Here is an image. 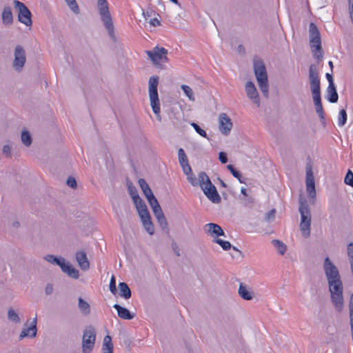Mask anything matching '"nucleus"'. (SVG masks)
<instances>
[{
	"label": "nucleus",
	"instance_id": "nucleus-62",
	"mask_svg": "<svg viewBox=\"0 0 353 353\" xmlns=\"http://www.w3.org/2000/svg\"><path fill=\"white\" fill-rule=\"evenodd\" d=\"M3 152L6 157H10V147L8 145H5L3 147Z\"/></svg>",
	"mask_w": 353,
	"mask_h": 353
},
{
	"label": "nucleus",
	"instance_id": "nucleus-37",
	"mask_svg": "<svg viewBox=\"0 0 353 353\" xmlns=\"http://www.w3.org/2000/svg\"><path fill=\"white\" fill-rule=\"evenodd\" d=\"M214 243L219 244L224 250H229L232 248V245L229 241L222 240L221 239H214Z\"/></svg>",
	"mask_w": 353,
	"mask_h": 353
},
{
	"label": "nucleus",
	"instance_id": "nucleus-33",
	"mask_svg": "<svg viewBox=\"0 0 353 353\" xmlns=\"http://www.w3.org/2000/svg\"><path fill=\"white\" fill-rule=\"evenodd\" d=\"M22 143L27 147L30 146L32 143V137L30 132L27 130H23L21 136Z\"/></svg>",
	"mask_w": 353,
	"mask_h": 353
},
{
	"label": "nucleus",
	"instance_id": "nucleus-23",
	"mask_svg": "<svg viewBox=\"0 0 353 353\" xmlns=\"http://www.w3.org/2000/svg\"><path fill=\"white\" fill-rule=\"evenodd\" d=\"M238 292L239 296L244 300L250 301L253 299V292L249 290L246 285H243L242 283L239 285Z\"/></svg>",
	"mask_w": 353,
	"mask_h": 353
},
{
	"label": "nucleus",
	"instance_id": "nucleus-30",
	"mask_svg": "<svg viewBox=\"0 0 353 353\" xmlns=\"http://www.w3.org/2000/svg\"><path fill=\"white\" fill-rule=\"evenodd\" d=\"M272 244L280 254L283 255L285 253L287 250V246L281 241L274 239L272 241Z\"/></svg>",
	"mask_w": 353,
	"mask_h": 353
},
{
	"label": "nucleus",
	"instance_id": "nucleus-19",
	"mask_svg": "<svg viewBox=\"0 0 353 353\" xmlns=\"http://www.w3.org/2000/svg\"><path fill=\"white\" fill-rule=\"evenodd\" d=\"M60 268L63 272L72 279H77L79 277V270L74 268L69 262L65 261Z\"/></svg>",
	"mask_w": 353,
	"mask_h": 353
},
{
	"label": "nucleus",
	"instance_id": "nucleus-12",
	"mask_svg": "<svg viewBox=\"0 0 353 353\" xmlns=\"http://www.w3.org/2000/svg\"><path fill=\"white\" fill-rule=\"evenodd\" d=\"M323 269L327 283L341 279V276L336 266L328 257L325 259Z\"/></svg>",
	"mask_w": 353,
	"mask_h": 353
},
{
	"label": "nucleus",
	"instance_id": "nucleus-53",
	"mask_svg": "<svg viewBox=\"0 0 353 353\" xmlns=\"http://www.w3.org/2000/svg\"><path fill=\"white\" fill-rule=\"evenodd\" d=\"M138 182L143 192L150 188L144 179H139Z\"/></svg>",
	"mask_w": 353,
	"mask_h": 353
},
{
	"label": "nucleus",
	"instance_id": "nucleus-24",
	"mask_svg": "<svg viewBox=\"0 0 353 353\" xmlns=\"http://www.w3.org/2000/svg\"><path fill=\"white\" fill-rule=\"evenodd\" d=\"M1 17L2 21L4 25L10 26L13 23V15L10 7H4Z\"/></svg>",
	"mask_w": 353,
	"mask_h": 353
},
{
	"label": "nucleus",
	"instance_id": "nucleus-59",
	"mask_svg": "<svg viewBox=\"0 0 353 353\" xmlns=\"http://www.w3.org/2000/svg\"><path fill=\"white\" fill-rule=\"evenodd\" d=\"M53 292V285L50 283L46 285L45 288V292L47 295H50Z\"/></svg>",
	"mask_w": 353,
	"mask_h": 353
},
{
	"label": "nucleus",
	"instance_id": "nucleus-56",
	"mask_svg": "<svg viewBox=\"0 0 353 353\" xmlns=\"http://www.w3.org/2000/svg\"><path fill=\"white\" fill-rule=\"evenodd\" d=\"M347 255L350 261L353 259V243L351 242L347 245Z\"/></svg>",
	"mask_w": 353,
	"mask_h": 353
},
{
	"label": "nucleus",
	"instance_id": "nucleus-8",
	"mask_svg": "<svg viewBox=\"0 0 353 353\" xmlns=\"http://www.w3.org/2000/svg\"><path fill=\"white\" fill-rule=\"evenodd\" d=\"M159 83V77L152 76L149 79V97L150 105L153 112L157 116L158 120L161 121L160 116V103L158 95L157 86Z\"/></svg>",
	"mask_w": 353,
	"mask_h": 353
},
{
	"label": "nucleus",
	"instance_id": "nucleus-15",
	"mask_svg": "<svg viewBox=\"0 0 353 353\" xmlns=\"http://www.w3.org/2000/svg\"><path fill=\"white\" fill-rule=\"evenodd\" d=\"M219 128L221 132L227 136L230 134L232 128V122L230 117L225 114L222 113L219 116Z\"/></svg>",
	"mask_w": 353,
	"mask_h": 353
},
{
	"label": "nucleus",
	"instance_id": "nucleus-2",
	"mask_svg": "<svg viewBox=\"0 0 353 353\" xmlns=\"http://www.w3.org/2000/svg\"><path fill=\"white\" fill-rule=\"evenodd\" d=\"M310 90L314 106L322 104L321 96V83L318 69L316 65L311 64L309 68Z\"/></svg>",
	"mask_w": 353,
	"mask_h": 353
},
{
	"label": "nucleus",
	"instance_id": "nucleus-40",
	"mask_svg": "<svg viewBox=\"0 0 353 353\" xmlns=\"http://www.w3.org/2000/svg\"><path fill=\"white\" fill-rule=\"evenodd\" d=\"M190 125L193 127L194 130L201 137L206 138L207 139H209L208 134L206 132L203 130L197 123L192 122L190 123Z\"/></svg>",
	"mask_w": 353,
	"mask_h": 353
},
{
	"label": "nucleus",
	"instance_id": "nucleus-58",
	"mask_svg": "<svg viewBox=\"0 0 353 353\" xmlns=\"http://www.w3.org/2000/svg\"><path fill=\"white\" fill-rule=\"evenodd\" d=\"M171 246H172V249L174 251V254L178 256H181L180 248L178 246L177 243L176 242L173 241L172 243Z\"/></svg>",
	"mask_w": 353,
	"mask_h": 353
},
{
	"label": "nucleus",
	"instance_id": "nucleus-18",
	"mask_svg": "<svg viewBox=\"0 0 353 353\" xmlns=\"http://www.w3.org/2000/svg\"><path fill=\"white\" fill-rule=\"evenodd\" d=\"M76 261L79 268L83 271H87L90 268V262L88 259L87 254L85 251H77L75 254Z\"/></svg>",
	"mask_w": 353,
	"mask_h": 353
},
{
	"label": "nucleus",
	"instance_id": "nucleus-41",
	"mask_svg": "<svg viewBox=\"0 0 353 353\" xmlns=\"http://www.w3.org/2000/svg\"><path fill=\"white\" fill-rule=\"evenodd\" d=\"M347 117L346 111L344 109L341 110L339 114V125L340 126H343L346 123Z\"/></svg>",
	"mask_w": 353,
	"mask_h": 353
},
{
	"label": "nucleus",
	"instance_id": "nucleus-32",
	"mask_svg": "<svg viewBox=\"0 0 353 353\" xmlns=\"http://www.w3.org/2000/svg\"><path fill=\"white\" fill-rule=\"evenodd\" d=\"M228 170L230 172L232 176L238 179L239 181L241 183H245L244 180L242 179L241 173L237 170L232 165L229 164L227 165Z\"/></svg>",
	"mask_w": 353,
	"mask_h": 353
},
{
	"label": "nucleus",
	"instance_id": "nucleus-64",
	"mask_svg": "<svg viewBox=\"0 0 353 353\" xmlns=\"http://www.w3.org/2000/svg\"><path fill=\"white\" fill-rule=\"evenodd\" d=\"M325 77L328 81L329 84H334L332 74L326 73Z\"/></svg>",
	"mask_w": 353,
	"mask_h": 353
},
{
	"label": "nucleus",
	"instance_id": "nucleus-47",
	"mask_svg": "<svg viewBox=\"0 0 353 353\" xmlns=\"http://www.w3.org/2000/svg\"><path fill=\"white\" fill-rule=\"evenodd\" d=\"M157 221H158L159 225L161 226V228L163 230H168V222H167V220H166V218L165 216H162L159 219H157Z\"/></svg>",
	"mask_w": 353,
	"mask_h": 353
},
{
	"label": "nucleus",
	"instance_id": "nucleus-27",
	"mask_svg": "<svg viewBox=\"0 0 353 353\" xmlns=\"http://www.w3.org/2000/svg\"><path fill=\"white\" fill-rule=\"evenodd\" d=\"M78 307L84 315H88L90 313V306L88 302L84 301L81 297L78 299Z\"/></svg>",
	"mask_w": 353,
	"mask_h": 353
},
{
	"label": "nucleus",
	"instance_id": "nucleus-54",
	"mask_svg": "<svg viewBox=\"0 0 353 353\" xmlns=\"http://www.w3.org/2000/svg\"><path fill=\"white\" fill-rule=\"evenodd\" d=\"M150 205L151 206L152 209L153 208H157V207L159 208V206H160L157 199H156V197L154 196L153 197L149 199L148 200Z\"/></svg>",
	"mask_w": 353,
	"mask_h": 353
},
{
	"label": "nucleus",
	"instance_id": "nucleus-36",
	"mask_svg": "<svg viewBox=\"0 0 353 353\" xmlns=\"http://www.w3.org/2000/svg\"><path fill=\"white\" fill-rule=\"evenodd\" d=\"M128 188L133 201H136V200L141 198L137 192V188L131 183L128 184Z\"/></svg>",
	"mask_w": 353,
	"mask_h": 353
},
{
	"label": "nucleus",
	"instance_id": "nucleus-5",
	"mask_svg": "<svg viewBox=\"0 0 353 353\" xmlns=\"http://www.w3.org/2000/svg\"><path fill=\"white\" fill-rule=\"evenodd\" d=\"M310 45L314 57L317 59H321L323 56V51L321 45L320 32L316 25L311 22L309 25Z\"/></svg>",
	"mask_w": 353,
	"mask_h": 353
},
{
	"label": "nucleus",
	"instance_id": "nucleus-50",
	"mask_svg": "<svg viewBox=\"0 0 353 353\" xmlns=\"http://www.w3.org/2000/svg\"><path fill=\"white\" fill-rule=\"evenodd\" d=\"M152 211H153V213H154V216H156L157 219H159L162 216H164V214L162 211L161 206H159V208L157 207V208H153Z\"/></svg>",
	"mask_w": 353,
	"mask_h": 353
},
{
	"label": "nucleus",
	"instance_id": "nucleus-26",
	"mask_svg": "<svg viewBox=\"0 0 353 353\" xmlns=\"http://www.w3.org/2000/svg\"><path fill=\"white\" fill-rule=\"evenodd\" d=\"M113 344L112 343V339L110 336L106 335L103 338V345H102V352L103 353H113Z\"/></svg>",
	"mask_w": 353,
	"mask_h": 353
},
{
	"label": "nucleus",
	"instance_id": "nucleus-16",
	"mask_svg": "<svg viewBox=\"0 0 353 353\" xmlns=\"http://www.w3.org/2000/svg\"><path fill=\"white\" fill-rule=\"evenodd\" d=\"M247 96L258 106L260 105V100L258 92L254 84L252 81H248L245 85Z\"/></svg>",
	"mask_w": 353,
	"mask_h": 353
},
{
	"label": "nucleus",
	"instance_id": "nucleus-13",
	"mask_svg": "<svg viewBox=\"0 0 353 353\" xmlns=\"http://www.w3.org/2000/svg\"><path fill=\"white\" fill-rule=\"evenodd\" d=\"M14 55L13 68L17 71H21L26 61V51L21 46L17 45L15 47Z\"/></svg>",
	"mask_w": 353,
	"mask_h": 353
},
{
	"label": "nucleus",
	"instance_id": "nucleus-7",
	"mask_svg": "<svg viewBox=\"0 0 353 353\" xmlns=\"http://www.w3.org/2000/svg\"><path fill=\"white\" fill-rule=\"evenodd\" d=\"M97 6L101 19L106 28L110 37L116 41L112 19L109 10L108 3L106 0H97Z\"/></svg>",
	"mask_w": 353,
	"mask_h": 353
},
{
	"label": "nucleus",
	"instance_id": "nucleus-55",
	"mask_svg": "<svg viewBox=\"0 0 353 353\" xmlns=\"http://www.w3.org/2000/svg\"><path fill=\"white\" fill-rule=\"evenodd\" d=\"M188 181L191 183L193 186L200 185V178L197 179L195 176H190L188 178Z\"/></svg>",
	"mask_w": 353,
	"mask_h": 353
},
{
	"label": "nucleus",
	"instance_id": "nucleus-61",
	"mask_svg": "<svg viewBox=\"0 0 353 353\" xmlns=\"http://www.w3.org/2000/svg\"><path fill=\"white\" fill-rule=\"evenodd\" d=\"M149 23L154 27L158 26L161 24L160 21L157 18L150 19Z\"/></svg>",
	"mask_w": 353,
	"mask_h": 353
},
{
	"label": "nucleus",
	"instance_id": "nucleus-4",
	"mask_svg": "<svg viewBox=\"0 0 353 353\" xmlns=\"http://www.w3.org/2000/svg\"><path fill=\"white\" fill-rule=\"evenodd\" d=\"M198 177L200 178V187L208 199L214 203H220L221 196L206 173L203 171L200 172Z\"/></svg>",
	"mask_w": 353,
	"mask_h": 353
},
{
	"label": "nucleus",
	"instance_id": "nucleus-45",
	"mask_svg": "<svg viewBox=\"0 0 353 353\" xmlns=\"http://www.w3.org/2000/svg\"><path fill=\"white\" fill-rule=\"evenodd\" d=\"M306 190L308 196L311 199H314L316 195L315 185H306Z\"/></svg>",
	"mask_w": 353,
	"mask_h": 353
},
{
	"label": "nucleus",
	"instance_id": "nucleus-22",
	"mask_svg": "<svg viewBox=\"0 0 353 353\" xmlns=\"http://www.w3.org/2000/svg\"><path fill=\"white\" fill-rule=\"evenodd\" d=\"M326 99L332 103H336L339 99V95L334 84H329L327 88Z\"/></svg>",
	"mask_w": 353,
	"mask_h": 353
},
{
	"label": "nucleus",
	"instance_id": "nucleus-17",
	"mask_svg": "<svg viewBox=\"0 0 353 353\" xmlns=\"http://www.w3.org/2000/svg\"><path fill=\"white\" fill-rule=\"evenodd\" d=\"M205 232L212 236H225V232L220 225L216 223H210L204 225Z\"/></svg>",
	"mask_w": 353,
	"mask_h": 353
},
{
	"label": "nucleus",
	"instance_id": "nucleus-6",
	"mask_svg": "<svg viewBox=\"0 0 353 353\" xmlns=\"http://www.w3.org/2000/svg\"><path fill=\"white\" fill-rule=\"evenodd\" d=\"M327 283L332 303L336 310L341 312L344 307L342 281L341 279H339L337 281H330Z\"/></svg>",
	"mask_w": 353,
	"mask_h": 353
},
{
	"label": "nucleus",
	"instance_id": "nucleus-46",
	"mask_svg": "<svg viewBox=\"0 0 353 353\" xmlns=\"http://www.w3.org/2000/svg\"><path fill=\"white\" fill-rule=\"evenodd\" d=\"M110 291L113 294H116L117 293V289L116 287V279L114 275L112 276L110 281Z\"/></svg>",
	"mask_w": 353,
	"mask_h": 353
},
{
	"label": "nucleus",
	"instance_id": "nucleus-11",
	"mask_svg": "<svg viewBox=\"0 0 353 353\" xmlns=\"http://www.w3.org/2000/svg\"><path fill=\"white\" fill-rule=\"evenodd\" d=\"M147 54L156 65L161 67V63L168 61V58L166 56L168 50L165 48L157 46L152 51H147Z\"/></svg>",
	"mask_w": 353,
	"mask_h": 353
},
{
	"label": "nucleus",
	"instance_id": "nucleus-3",
	"mask_svg": "<svg viewBox=\"0 0 353 353\" xmlns=\"http://www.w3.org/2000/svg\"><path fill=\"white\" fill-rule=\"evenodd\" d=\"M254 72L259 88L265 98L269 96L268 78L265 65L262 60L254 63Z\"/></svg>",
	"mask_w": 353,
	"mask_h": 353
},
{
	"label": "nucleus",
	"instance_id": "nucleus-52",
	"mask_svg": "<svg viewBox=\"0 0 353 353\" xmlns=\"http://www.w3.org/2000/svg\"><path fill=\"white\" fill-rule=\"evenodd\" d=\"M66 184L72 188H76L77 186L76 179L72 176H69L68 178L66 181Z\"/></svg>",
	"mask_w": 353,
	"mask_h": 353
},
{
	"label": "nucleus",
	"instance_id": "nucleus-51",
	"mask_svg": "<svg viewBox=\"0 0 353 353\" xmlns=\"http://www.w3.org/2000/svg\"><path fill=\"white\" fill-rule=\"evenodd\" d=\"M152 211H153V213H154V216H156L157 219H159L162 216H164V214L162 211L161 206H159V208L157 207V208H153Z\"/></svg>",
	"mask_w": 353,
	"mask_h": 353
},
{
	"label": "nucleus",
	"instance_id": "nucleus-38",
	"mask_svg": "<svg viewBox=\"0 0 353 353\" xmlns=\"http://www.w3.org/2000/svg\"><path fill=\"white\" fill-rule=\"evenodd\" d=\"M315 110L321 119V123L323 126H325V112L322 104L315 106Z\"/></svg>",
	"mask_w": 353,
	"mask_h": 353
},
{
	"label": "nucleus",
	"instance_id": "nucleus-20",
	"mask_svg": "<svg viewBox=\"0 0 353 353\" xmlns=\"http://www.w3.org/2000/svg\"><path fill=\"white\" fill-rule=\"evenodd\" d=\"M60 268L63 272L72 279H77L79 277V270L74 268L69 262L65 261Z\"/></svg>",
	"mask_w": 353,
	"mask_h": 353
},
{
	"label": "nucleus",
	"instance_id": "nucleus-44",
	"mask_svg": "<svg viewBox=\"0 0 353 353\" xmlns=\"http://www.w3.org/2000/svg\"><path fill=\"white\" fill-rule=\"evenodd\" d=\"M70 8L76 14L79 12V6L75 0H65Z\"/></svg>",
	"mask_w": 353,
	"mask_h": 353
},
{
	"label": "nucleus",
	"instance_id": "nucleus-35",
	"mask_svg": "<svg viewBox=\"0 0 353 353\" xmlns=\"http://www.w3.org/2000/svg\"><path fill=\"white\" fill-rule=\"evenodd\" d=\"M178 157L180 165L189 163L187 155L183 148H179L178 150Z\"/></svg>",
	"mask_w": 353,
	"mask_h": 353
},
{
	"label": "nucleus",
	"instance_id": "nucleus-25",
	"mask_svg": "<svg viewBox=\"0 0 353 353\" xmlns=\"http://www.w3.org/2000/svg\"><path fill=\"white\" fill-rule=\"evenodd\" d=\"M119 296L125 299H129L132 296V292L128 284L125 282L119 283Z\"/></svg>",
	"mask_w": 353,
	"mask_h": 353
},
{
	"label": "nucleus",
	"instance_id": "nucleus-63",
	"mask_svg": "<svg viewBox=\"0 0 353 353\" xmlns=\"http://www.w3.org/2000/svg\"><path fill=\"white\" fill-rule=\"evenodd\" d=\"M181 167L182 168L183 171L184 173H185L187 172L188 173L191 172L192 168H191L189 163H186L185 165H181Z\"/></svg>",
	"mask_w": 353,
	"mask_h": 353
},
{
	"label": "nucleus",
	"instance_id": "nucleus-42",
	"mask_svg": "<svg viewBox=\"0 0 353 353\" xmlns=\"http://www.w3.org/2000/svg\"><path fill=\"white\" fill-rule=\"evenodd\" d=\"M133 202L135 205L137 211L148 209L145 203L141 198H139L137 200H136V201Z\"/></svg>",
	"mask_w": 353,
	"mask_h": 353
},
{
	"label": "nucleus",
	"instance_id": "nucleus-10",
	"mask_svg": "<svg viewBox=\"0 0 353 353\" xmlns=\"http://www.w3.org/2000/svg\"><path fill=\"white\" fill-rule=\"evenodd\" d=\"M13 4L18 11V20L27 26L32 24V13L28 8L22 2L14 0Z\"/></svg>",
	"mask_w": 353,
	"mask_h": 353
},
{
	"label": "nucleus",
	"instance_id": "nucleus-57",
	"mask_svg": "<svg viewBox=\"0 0 353 353\" xmlns=\"http://www.w3.org/2000/svg\"><path fill=\"white\" fill-rule=\"evenodd\" d=\"M219 159L222 163H226L228 162L227 154L224 152H220L219 154Z\"/></svg>",
	"mask_w": 353,
	"mask_h": 353
},
{
	"label": "nucleus",
	"instance_id": "nucleus-60",
	"mask_svg": "<svg viewBox=\"0 0 353 353\" xmlns=\"http://www.w3.org/2000/svg\"><path fill=\"white\" fill-rule=\"evenodd\" d=\"M143 192L148 200L154 196L150 188H148V190L143 191Z\"/></svg>",
	"mask_w": 353,
	"mask_h": 353
},
{
	"label": "nucleus",
	"instance_id": "nucleus-1",
	"mask_svg": "<svg viewBox=\"0 0 353 353\" xmlns=\"http://www.w3.org/2000/svg\"><path fill=\"white\" fill-rule=\"evenodd\" d=\"M299 211L301 214L300 230L304 237H308L310 234L311 213L306 199L301 196L299 198Z\"/></svg>",
	"mask_w": 353,
	"mask_h": 353
},
{
	"label": "nucleus",
	"instance_id": "nucleus-29",
	"mask_svg": "<svg viewBox=\"0 0 353 353\" xmlns=\"http://www.w3.org/2000/svg\"><path fill=\"white\" fill-rule=\"evenodd\" d=\"M306 185H315L314 176L312 172V168L310 165L306 166Z\"/></svg>",
	"mask_w": 353,
	"mask_h": 353
},
{
	"label": "nucleus",
	"instance_id": "nucleus-34",
	"mask_svg": "<svg viewBox=\"0 0 353 353\" xmlns=\"http://www.w3.org/2000/svg\"><path fill=\"white\" fill-rule=\"evenodd\" d=\"M8 319L15 323H19L21 322L19 315L12 308H10L8 310Z\"/></svg>",
	"mask_w": 353,
	"mask_h": 353
},
{
	"label": "nucleus",
	"instance_id": "nucleus-9",
	"mask_svg": "<svg viewBox=\"0 0 353 353\" xmlns=\"http://www.w3.org/2000/svg\"><path fill=\"white\" fill-rule=\"evenodd\" d=\"M96 340V331L92 325L87 326L82 337V352L90 353L94 348Z\"/></svg>",
	"mask_w": 353,
	"mask_h": 353
},
{
	"label": "nucleus",
	"instance_id": "nucleus-43",
	"mask_svg": "<svg viewBox=\"0 0 353 353\" xmlns=\"http://www.w3.org/2000/svg\"><path fill=\"white\" fill-rule=\"evenodd\" d=\"M344 182L346 185L353 188V172L350 170H347Z\"/></svg>",
	"mask_w": 353,
	"mask_h": 353
},
{
	"label": "nucleus",
	"instance_id": "nucleus-28",
	"mask_svg": "<svg viewBox=\"0 0 353 353\" xmlns=\"http://www.w3.org/2000/svg\"><path fill=\"white\" fill-rule=\"evenodd\" d=\"M44 259L48 262L52 263V264H56V265H59V267H61V265L63 263V262L65 260L64 258H63L61 256L57 257L53 254H48L44 257Z\"/></svg>",
	"mask_w": 353,
	"mask_h": 353
},
{
	"label": "nucleus",
	"instance_id": "nucleus-48",
	"mask_svg": "<svg viewBox=\"0 0 353 353\" xmlns=\"http://www.w3.org/2000/svg\"><path fill=\"white\" fill-rule=\"evenodd\" d=\"M276 210L275 209H272L269 211L265 216V220L268 222L272 221L275 218Z\"/></svg>",
	"mask_w": 353,
	"mask_h": 353
},
{
	"label": "nucleus",
	"instance_id": "nucleus-39",
	"mask_svg": "<svg viewBox=\"0 0 353 353\" xmlns=\"http://www.w3.org/2000/svg\"><path fill=\"white\" fill-rule=\"evenodd\" d=\"M181 88L182 90L183 91V92L185 93V94L188 97V99L190 101H194V93H193L192 88L187 85H182L181 86Z\"/></svg>",
	"mask_w": 353,
	"mask_h": 353
},
{
	"label": "nucleus",
	"instance_id": "nucleus-14",
	"mask_svg": "<svg viewBox=\"0 0 353 353\" xmlns=\"http://www.w3.org/2000/svg\"><path fill=\"white\" fill-rule=\"evenodd\" d=\"M29 321H28L24 325L23 327L21 332V334L19 336V340L21 341L25 337L29 338H34L37 336V318H34L30 323L28 325Z\"/></svg>",
	"mask_w": 353,
	"mask_h": 353
},
{
	"label": "nucleus",
	"instance_id": "nucleus-21",
	"mask_svg": "<svg viewBox=\"0 0 353 353\" xmlns=\"http://www.w3.org/2000/svg\"><path fill=\"white\" fill-rule=\"evenodd\" d=\"M113 307L117 311L118 316L125 320H131L134 318V314H132L126 307L115 303Z\"/></svg>",
	"mask_w": 353,
	"mask_h": 353
},
{
	"label": "nucleus",
	"instance_id": "nucleus-31",
	"mask_svg": "<svg viewBox=\"0 0 353 353\" xmlns=\"http://www.w3.org/2000/svg\"><path fill=\"white\" fill-rule=\"evenodd\" d=\"M141 221L145 230L149 234L152 235L154 233V227L152 222L151 217L150 219H144Z\"/></svg>",
	"mask_w": 353,
	"mask_h": 353
},
{
	"label": "nucleus",
	"instance_id": "nucleus-49",
	"mask_svg": "<svg viewBox=\"0 0 353 353\" xmlns=\"http://www.w3.org/2000/svg\"><path fill=\"white\" fill-rule=\"evenodd\" d=\"M137 212H138V214H139L141 221H143L144 219H150L151 217L148 209L139 210Z\"/></svg>",
	"mask_w": 353,
	"mask_h": 353
}]
</instances>
